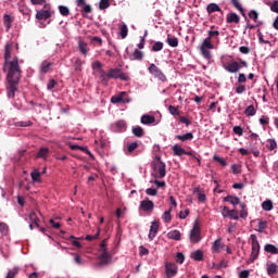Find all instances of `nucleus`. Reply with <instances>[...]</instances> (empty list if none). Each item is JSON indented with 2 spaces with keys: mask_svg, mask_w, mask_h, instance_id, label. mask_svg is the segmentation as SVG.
I'll use <instances>...</instances> for the list:
<instances>
[{
  "mask_svg": "<svg viewBox=\"0 0 278 278\" xmlns=\"http://www.w3.org/2000/svg\"><path fill=\"white\" fill-rule=\"evenodd\" d=\"M108 8H110V0H100L99 9L108 10Z\"/></svg>",
  "mask_w": 278,
  "mask_h": 278,
  "instance_id": "46",
  "label": "nucleus"
},
{
  "mask_svg": "<svg viewBox=\"0 0 278 278\" xmlns=\"http://www.w3.org/2000/svg\"><path fill=\"white\" fill-rule=\"evenodd\" d=\"M249 17L254 21V23H257V18H260V14L257 13V11L252 10L249 13Z\"/></svg>",
  "mask_w": 278,
  "mask_h": 278,
  "instance_id": "48",
  "label": "nucleus"
},
{
  "mask_svg": "<svg viewBox=\"0 0 278 278\" xmlns=\"http://www.w3.org/2000/svg\"><path fill=\"white\" fill-rule=\"evenodd\" d=\"M228 218H230L232 220H240V217L238 216V211L237 210H230Z\"/></svg>",
  "mask_w": 278,
  "mask_h": 278,
  "instance_id": "50",
  "label": "nucleus"
},
{
  "mask_svg": "<svg viewBox=\"0 0 278 278\" xmlns=\"http://www.w3.org/2000/svg\"><path fill=\"white\" fill-rule=\"evenodd\" d=\"M173 152H174V155H177L178 157H181V155H186V150L184 148H181V146L179 144H175L173 147Z\"/></svg>",
  "mask_w": 278,
  "mask_h": 278,
  "instance_id": "26",
  "label": "nucleus"
},
{
  "mask_svg": "<svg viewBox=\"0 0 278 278\" xmlns=\"http://www.w3.org/2000/svg\"><path fill=\"white\" fill-rule=\"evenodd\" d=\"M267 149L269 151H275V149H277V140L275 139H268L267 140Z\"/></svg>",
  "mask_w": 278,
  "mask_h": 278,
  "instance_id": "39",
  "label": "nucleus"
},
{
  "mask_svg": "<svg viewBox=\"0 0 278 278\" xmlns=\"http://www.w3.org/2000/svg\"><path fill=\"white\" fill-rule=\"evenodd\" d=\"M185 261H186V256L184 255V253L178 252L176 254V262H177V264H184Z\"/></svg>",
  "mask_w": 278,
  "mask_h": 278,
  "instance_id": "52",
  "label": "nucleus"
},
{
  "mask_svg": "<svg viewBox=\"0 0 278 278\" xmlns=\"http://www.w3.org/2000/svg\"><path fill=\"white\" fill-rule=\"evenodd\" d=\"M162 49H164V43L161 41H156L153 46H152V51H162Z\"/></svg>",
  "mask_w": 278,
  "mask_h": 278,
  "instance_id": "47",
  "label": "nucleus"
},
{
  "mask_svg": "<svg viewBox=\"0 0 278 278\" xmlns=\"http://www.w3.org/2000/svg\"><path fill=\"white\" fill-rule=\"evenodd\" d=\"M240 207L242 208L240 211V217L241 218H247V216H249V213L245 211L247 205L244 203H241Z\"/></svg>",
  "mask_w": 278,
  "mask_h": 278,
  "instance_id": "53",
  "label": "nucleus"
},
{
  "mask_svg": "<svg viewBox=\"0 0 278 278\" xmlns=\"http://www.w3.org/2000/svg\"><path fill=\"white\" fill-rule=\"evenodd\" d=\"M223 247H225L223 244V241L220 239L215 240V242L213 243V253H220V250L223 249Z\"/></svg>",
  "mask_w": 278,
  "mask_h": 278,
  "instance_id": "28",
  "label": "nucleus"
},
{
  "mask_svg": "<svg viewBox=\"0 0 278 278\" xmlns=\"http://www.w3.org/2000/svg\"><path fill=\"white\" fill-rule=\"evenodd\" d=\"M157 163L152 165L153 170H156L157 174H154L156 179H164L166 177V163L162 162V159L156 157Z\"/></svg>",
  "mask_w": 278,
  "mask_h": 278,
  "instance_id": "4",
  "label": "nucleus"
},
{
  "mask_svg": "<svg viewBox=\"0 0 278 278\" xmlns=\"http://www.w3.org/2000/svg\"><path fill=\"white\" fill-rule=\"evenodd\" d=\"M213 160L215 162H217L218 164H220V166H227V161H225V159L218 156V155H214Z\"/></svg>",
  "mask_w": 278,
  "mask_h": 278,
  "instance_id": "51",
  "label": "nucleus"
},
{
  "mask_svg": "<svg viewBox=\"0 0 278 278\" xmlns=\"http://www.w3.org/2000/svg\"><path fill=\"white\" fill-rule=\"evenodd\" d=\"M81 60L79 59H75L74 60V71H76V73L81 72Z\"/></svg>",
  "mask_w": 278,
  "mask_h": 278,
  "instance_id": "45",
  "label": "nucleus"
},
{
  "mask_svg": "<svg viewBox=\"0 0 278 278\" xmlns=\"http://www.w3.org/2000/svg\"><path fill=\"white\" fill-rule=\"evenodd\" d=\"M12 23H14V17H12L10 14H4L3 24L7 27V31H10V29H12Z\"/></svg>",
  "mask_w": 278,
  "mask_h": 278,
  "instance_id": "18",
  "label": "nucleus"
},
{
  "mask_svg": "<svg viewBox=\"0 0 278 278\" xmlns=\"http://www.w3.org/2000/svg\"><path fill=\"white\" fill-rule=\"evenodd\" d=\"M231 210H229L227 206H224L222 210V216L224 218H229V214H230Z\"/></svg>",
  "mask_w": 278,
  "mask_h": 278,
  "instance_id": "62",
  "label": "nucleus"
},
{
  "mask_svg": "<svg viewBox=\"0 0 278 278\" xmlns=\"http://www.w3.org/2000/svg\"><path fill=\"white\" fill-rule=\"evenodd\" d=\"M176 138L181 142H188V140H192V138H194V135L192 132H187L185 135H178Z\"/></svg>",
  "mask_w": 278,
  "mask_h": 278,
  "instance_id": "29",
  "label": "nucleus"
},
{
  "mask_svg": "<svg viewBox=\"0 0 278 278\" xmlns=\"http://www.w3.org/2000/svg\"><path fill=\"white\" fill-rule=\"evenodd\" d=\"M106 79H122V81H128L129 77L121 71V68H111L106 74Z\"/></svg>",
  "mask_w": 278,
  "mask_h": 278,
  "instance_id": "6",
  "label": "nucleus"
},
{
  "mask_svg": "<svg viewBox=\"0 0 278 278\" xmlns=\"http://www.w3.org/2000/svg\"><path fill=\"white\" fill-rule=\"evenodd\" d=\"M212 49H214L212 40L210 38L204 39L200 46V51L205 60H212Z\"/></svg>",
  "mask_w": 278,
  "mask_h": 278,
  "instance_id": "3",
  "label": "nucleus"
},
{
  "mask_svg": "<svg viewBox=\"0 0 278 278\" xmlns=\"http://www.w3.org/2000/svg\"><path fill=\"white\" fill-rule=\"evenodd\" d=\"M125 94H127V92L122 91L119 94L113 96L111 103H129V100H125Z\"/></svg>",
  "mask_w": 278,
  "mask_h": 278,
  "instance_id": "14",
  "label": "nucleus"
},
{
  "mask_svg": "<svg viewBox=\"0 0 278 278\" xmlns=\"http://www.w3.org/2000/svg\"><path fill=\"white\" fill-rule=\"evenodd\" d=\"M149 73L156 77V79H160V81H166V75L155 65L154 63L150 64L148 68Z\"/></svg>",
  "mask_w": 278,
  "mask_h": 278,
  "instance_id": "8",
  "label": "nucleus"
},
{
  "mask_svg": "<svg viewBox=\"0 0 278 278\" xmlns=\"http://www.w3.org/2000/svg\"><path fill=\"white\" fill-rule=\"evenodd\" d=\"M12 58V43H7L4 47V63L2 71L7 73V97L8 99H14L16 92H18V85L21 84L22 71L21 65H18V58Z\"/></svg>",
  "mask_w": 278,
  "mask_h": 278,
  "instance_id": "1",
  "label": "nucleus"
},
{
  "mask_svg": "<svg viewBox=\"0 0 278 278\" xmlns=\"http://www.w3.org/2000/svg\"><path fill=\"white\" fill-rule=\"evenodd\" d=\"M149 253V249L144 248V245L139 247V255H147Z\"/></svg>",
  "mask_w": 278,
  "mask_h": 278,
  "instance_id": "64",
  "label": "nucleus"
},
{
  "mask_svg": "<svg viewBox=\"0 0 278 278\" xmlns=\"http://www.w3.org/2000/svg\"><path fill=\"white\" fill-rule=\"evenodd\" d=\"M99 266H105L112 262V254H109L108 250L104 249L101 255L99 256Z\"/></svg>",
  "mask_w": 278,
  "mask_h": 278,
  "instance_id": "12",
  "label": "nucleus"
},
{
  "mask_svg": "<svg viewBox=\"0 0 278 278\" xmlns=\"http://www.w3.org/2000/svg\"><path fill=\"white\" fill-rule=\"evenodd\" d=\"M232 130L237 136H242L244 134V130L240 126H235Z\"/></svg>",
  "mask_w": 278,
  "mask_h": 278,
  "instance_id": "63",
  "label": "nucleus"
},
{
  "mask_svg": "<svg viewBox=\"0 0 278 278\" xmlns=\"http://www.w3.org/2000/svg\"><path fill=\"white\" fill-rule=\"evenodd\" d=\"M29 224L35 225V227H40V218H38V215H36V212H31L28 215Z\"/></svg>",
  "mask_w": 278,
  "mask_h": 278,
  "instance_id": "23",
  "label": "nucleus"
},
{
  "mask_svg": "<svg viewBox=\"0 0 278 278\" xmlns=\"http://www.w3.org/2000/svg\"><path fill=\"white\" fill-rule=\"evenodd\" d=\"M255 114H256V111H255V106H253V104L249 105L244 111L245 116H255Z\"/></svg>",
  "mask_w": 278,
  "mask_h": 278,
  "instance_id": "37",
  "label": "nucleus"
},
{
  "mask_svg": "<svg viewBox=\"0 0 278 278\" xmlns=\"http://www.w3.org/2000/svg\"><path fill=\"white\" fill-rule=\"evenodd\" d=\"M167 43L169 45V47H179V39H177V37H168Z\"/></svg>",
  "mask_w": 278,
  "mask_h": 278,
  "instance_id": "38",
  "label": "nucleus"
},
{
  "mask_svg": "<svg viewBox=\"0 0 278 278\" xmlns=\"http://www.w3.org/2000/svg\"><path fill=\"white\" fill-rule=\"evenodd\" d=\"M159 229H160V224L157 222H152V224L150 226V232L148 236L149 240H153V238H155Z\"/></svg>",
  "mask_w": 278,
  "mask_h": 278,
  "instance_id": "15",
  "label": "nucleus"
},
{
  "mask_svg": "<svg viewBox=\"0 0 278 278\" xmlns=\"http://www.w3.org/2000/svg\"><path fill=\"white\" fill-rule=\"evenodd\" d=\"M137 148H138V142H132L128 146L127 151L128 153H134V151H136Z\"/></svg>",
  "mask_w": 278,
  "mask_h": 278,
  "instance_id": "60",
  "label": "nucleus"
},
{
  "mask_svg": "<svg viewBox=\"0 0 278 278\" xmlns=\"http://www.w3.org/2000/svg\"><path fill=\"white\" fill-rule=\"evenodd\" d=\"M154 208H155V203L149 200V198L140 202L139 210H141L142 212H147L148 214H151V212H153Z\"/></svg>",
  "mask_w": 278,
  "mask_h": 278,
  "instance_id": "9",
  "label": "nucleus"
},
{
  "mask_svg": "<svg viewBox=\"0 0 278 278\" xmlns=\"http://www.w3.org/2000/svg\"><path fill=\"white\" fill-rule=\"evenodd\" d=\"M37 21H47V18H51V11L49 10H39L36 13Z\"/></svg>",
  "mask_w": 278,
  "mask_h": 278,
  "instance_id": "13",
  "label": "nucleus"
},
{
  "mask_svg": "<svg viewBox=\"0 0 278 278\" xmlns=\"http://www.w3.org/2000/svg\"><path fill=\"white\" fill-rule=\"evenodd\" d=\"M179 123H182L187 127H190V125H192V122L190 119H188L186 116H180L179 117Z\"/></svg>",
  "mask_w": 278,
  "mask_h": 278,
  "instance_id": "57",
  "label": "nucleus"
},
{
  "mask_svg": "<svg viewBox=\"0 0 278 278\" xmlns=\"http://www.w3.org/2000/svg\"><path fill=\"white\" fill-rule=\"evenodd\" d=\"M168 112L173 115V116H179V109L175 105H169L168 106Z\"/></svg>",
  "mask_w": 278,
  "mask_h": 278,
  "instance_id": "49",
  "label": "nucleus"
},
{
  "mask_svg": "<svg viewBox=\"0 0 278 278\" xmlns=\"http://www.w3.org/2000/svg\"><path fill=\"white\" fill-rule=\"evenodd\" d=\"M249 66V63H247V61H230L226 64L223 65V68H225V71H227L228 73H238V71H240V68H247Z\"/></svg>",
  "mask_w": 278,
  "mask_h": 278,
  "instance_id": "2",
  "label": "nucleus"
},
{
  "mask_svg": "<svg viewBox=\"0 0 278 278\" xmlns=\"http://www.w3.org/2000/svg\"><path fill=\"white\" fill-rule=\"evenodd\" d=\"M49 157V148H40L36 154V160H47Z\"/></svg>",
  "mask_w": 278,
  "mask_h": 278,
  "instance_id": "17",
  "label": "nucleus"
},
{
  "mask_svg": "<svg viewBox=\"0 0 278 278\" xmlns=\"http://www.w3.org/2000/svg\"><path fill=\"white\" fill-rule=\"evenodd\" d=\"M264 251L266 253H271V255H277V253H278L277 247H275L274 244H270V243H268L264 247Z\"/></svg>",
  "mask_w": 278,
  "mask_h": 278,
  "instance_id": "30",
  "label": "nucleus"
},
{
  "mask_svg": "<svg viewBox=\"0 0 278 278\" xmlns=\"http://www.w3.org/2000/svg\"><path fill=\"white\" fill-rule=\"evenodd\" d=\"M77 8L80 9V13L86 17V14H90L92 12V5L86 3V0H76Z\"/></svg>",
  "mask_w": 278,
  "mask_h": 278,
  "instance_id": "10",
  "label": "nucleus"
},
{
  "mask_svg": "<svg viewBox=\"0 0 278 278\" xmlns=\"http://www.w3.org/2000/svg\"><path fill=\"white\" fill-rule=\"evenodd\" d=\"M226 23H235L236 25H238V23H240V15H238L237 13H228L226 15Z\"/></svg>",
  "mask_w": 278,
  "mask_h": 278,
  "instance_id": "16",
  "label": "nucleus"
},
{
  "mask_svg": "<svg viewBox=\"0 0 278 278\" xmlns=\"http://www.w3.org/2000/svg\"><path fill=\"white\" fill-rule=\"evenodd\" d=\"M141 123L142 125H153L155 123V116L144 114L141 116Z\"/></svg>",
  "mask_w": 278,
  "mask_h": 278,
  "instance_id": "21",
  "label": "nucleus"
},
{
  "mask_svg": "<svg viewBox=\"0 0 278 278\" xmlns=\"http://www.w3.org/2000/svg\"><path fill=\"white\" fill-rule=\"evenodd\" d=\"M273 201H270V200H267V201H264L263 203H262V208L265 211V212H271V210H273Z\"/></svg>",
  "mask_w": 278,
  "mask_h": 278,
  "instance_id": "36",
  "label": "nucleus"
},
{
  "mask_svg": "<svg viewBox=\"0 0 278 278\" xmlns=\"http://www.w3.org/2000/svg\"><path fill=\"white\" fill-rule=\"evenodd\" d=\"M267 275H277V263L267 264Z\"/></svg>",
  "mask_w": 278,
  "mask_h": 278,
  "instance_id": "32",
  "label": "nucleus"
},
{
  "mask_svg": "<svg viewBox=\"0 0 278 278\" xmlns=\"http://www.w3.org/2000/svg\"><path fill=\"white\" fill-rule=\"evenodd\" d=\"M119 34H121V38L123 40H125V38H127V34H129V29L127 28V26L125 24H123L121 26V30H119Z\"/></svg>",
  "mask_w": 278,
  "mask_h": 278,
  "instance_id": "40",
  "label": "nucleus"
},
{
  "mask_svg": "<svg viewBox=\"0 0 278 278\" xmlns=\"http://www.w3.org/2000/svg\"><path fill=\"white\" fill-rule=\"evenodd\" d=\"M267 225H268V223H267V222H263V220H261V222L258 223L257 228H258L260 233H263V231H265V229H266Z\"/></svg>",
  "mask_w": 278,
  "mask_h": 278,
  "instance_id": "56",
  "label": "nucleus"
},
{
  "mask_svg": "<svg viewBox=\"0 0 278 278\" xmlns=\"http://www.w3.org/2000/svg\"><path fill=\"white\" fill-rule=\"evenodd\" d=\"M218 36H220V31H218V30H210L208 31V37H206V38H210V40H212L213 38H218Z\"/></svg>",
  "mask_w": 278,
  "mask_h": 278,
  "instance_id": "55",
  "label": "nucleus"
},
{
  "mask_svg": "<svg viewBox=\"0 0 278 278\" xmlns=\"http://www.w3.org/2000/svg\"><path fill=\"white\" fill-rule=\"evenodd\" d=\"M190 257L191 260H194V262H203V251L197 250L195 252L191 253Z\"/></svg>",
  "mask_w": 278,
  "mask_h": 278,
  "instance_id": "27",
  "label": "nucleus"
},
{
  "mask_svg": "<svg viewBox=\"0 0 278 278\" xmlns=\"http://www.w3.org/2000/svg\"><path fill=\"white\" fill-rule=\"evenodd\" d=\"M206 11L208 14H214V12H220V7L216 3H211L207 5Z\"/></svg>",
  "mask_w": 278,
  "mask_h": 278,
  "instance_id": "33",
  "label": "nucleus"
},
{
  "mask_svg": "<svg viewBox=\"0 0 278 278\" xmlns=\"http://www.w3.org/2000/svg\"><path fill=\"white\" fill-rule=\"evenodd\" d=\"M8 231H10L8 224L0 223V233H2V236H8Z\"/></svg>",
  "mask_w": 278,
  "mask_h": 278,
  "instance_id": "44",
  "label": "nucleus"
},
{
  "mask_svg": "<svg viewBox=\"0 0 278 278\" xmlns=\"http://www.w3.org/2000/svg\"><path fill=\"white\" fill-rule=\"evenodd\" d=\"M173 208H169L168 211H165L162 215V219L164 220V223H170L172 220V216H170V212Z\"/></svg>",
  "mask_w": 278,
  "mask_h": 278,
  "instance_id": "42",
  "label": "nucleus"
},
{
  "mask_svg": "<svg viewBox=\"0 0 278 278\" xmlns=\"http://www.w3.org/2000/svg\"><path fill=\"white\" fill-rule=\"evenodd\" d=\"M146 194H148L149 197H157V189L148 188L146 190Z\"/></svg>",
  "mask_w": 278,
  "mask_h": 278,
  "instance_id": "58",
  "label": "nucleus"
},
{
  "mask_svg": "<svg viewBox=\"0 0 278 278\" xmlns=\"http://www.w3.org/2000/svg\"><path fill=\"white\" fill-rule=\"evenodd\" d=\"M40 172L38 169H35L34 172H31L30 177L33 181L38 182L40 181Z\"/></svg>",
  "mask_w": 278,
  "mask_h": 278,
  "instance_id": "43",
  "label": "nucleus"
},
{
  "mask_svg": "<svg viewBox=\"0 0 278 278\" xmlns=\"http://www.w3.org/2000/svg\"><path fill=\"white\" fill-rule=\"evenodd\" d=\"M144 58V52L136 49L134 53L129 56V60L134 61L137 60L138 62L142 61Z\"/></svg>",
  "mask_w": 278,
  "mask_h": 278,
  "instance_id": "22",
  "label": "nucleus"
},
{
  "mask_svg": "<svg viewBox=\"0 0 278 278\" xmlns=\"http://www.w3.org/2000/svg\"><path fill=\"white\" fill-rule=\"evenodd\" d=\"M78 49L83 53V55H88V43L84 40H79Z\"/></svg>",
  "mask_w": 278,
  "mask_h": 278,
  "instance_id": "31",
  "label": "nucleus"
},
{
  "mask_svg": "<svg viewBox=\"0 0 278 278\" xmlns=\"http://www.w3.org/2000/svg\"><path fill=\"white\" fill-rule=\"evenodd\" d=\"M132 134L137 138H142V136H144V129H142L140 126H136L132 128Z\"/></svg>",
  "mask_w": 278,
  "mask_h": 278,
  "instance_id": "35",
  "label": "nucleus"
},
{
  "mask_svg": "<svg viewBox=\"0 0 278 278\" xmlns=\"http://www.w3.org/2000/svg\"><path fill=\"white\" fill-rule=\"evenodd\" d=\"M251 244H252V252L250 256V262L253 263L260 255V241L257 240V236L251 235Z\"/></svg>",
  "mask_w": 278,
  "mask_h": 278,
  "instance_id": "5",
  "label": "nucleus"
},
{
  "mask_svg": "<svg viewBox=\"0 0 278 278\" xmlns=\"http://www.w3.org/2000/svg\"><path fill=\"white\" fill-rule=\"evenodd\" d=\"M230 3H232L233 8H236V10H239L240 14H242L244 20L248 21L247 20V13H244V9L242 8V4L240 3V0H230Z\"/></svg>",
  "mask_w": 278,
  "mask_h": 278,
  "instance_id": "20",
  "label": "nucleus"
},
{
  "mask_svg": "<svg viewBox=\"0 0 278 278\" xmlns=\"http://www.w3.org/2000/svg\"><path fill=\"white\" fill-rule=\"evenodd\" d=\"M190 240L192 244H199V242H201V226H199V223L193 225L190 231Z\"/></svg>",
  "mask_w": 278,
  "mask_h": 278,
  "instance_id": "7",
  "label": "nucleus"
},
{
  "mask_svg": "<svg viewBox=\"0 0 278 278\" xmlns=\"http://www.w3.org/2000/svg\"><path fill=\"white\" fill-rule=\"evenodd\" d=\"M59 12L61 16H71V9L66 5H59Z\"/></svg>",
  "mask_w": 278,
  "mask_h": 278,
  "instance_id": "34",
  "label": "nucleus"
},
{
  "mask_svg": "<svg viewBox=\"0 0 278 278\" xmlns=\"http://www.w3.org/2000/svg\"><path fill=\"white\" fill-rule=\"evenodd\" d=\"M165 273L167 278H173L178 273L177 265L175 263L165 264Z\"/></svg>",
  "mask_w": 278,
  "mask_h": 278,
  "instance_id": "11",
  "label": "nucleus"
},
{
  "mask_svg": "<svg viewBox=\"0 0 278 278\" xmlns=\"http://www.w3.org/2000/svg\"><path fill=\"white\" fill-rule=\"evenodd\" d=\"M99 236H101V228H98V231L94 236L87 235L85 240H87L88 242H92V240H97L99 238Z\"/></svg>",
  "mask_w": 278,
  "mask_h": 278,
  "instance_id": "41",
  "label": "nucleus"
},
{
  "mask_svg": "<svg viewBox=\"0 0 278 278\" xmlns=\"http://www.w3.org/2000/svg\"><path fill=\"white\" fill-rule=\"evenodd\" d=\"M224 202H225V203H231V205H240V204H242V203L240 202V198L233 197V195H227V197H225V198H224Z\"/></svg>",
  "mask_w": 278,
  "mask_h": 278,
  "instance_id": "19",
  "label": "nucleus"
},
{
  "mask_svg": "<svg viewBox=\"0 0 278 278\" xmlns=\"http://www.w3.org/2000/svg\"><path fill=\"white\" fill-rule=\"evenodd\" d=\"M89 39L91 40V42H96L97 45H99V47L103 45V39H101V37H89Z\"/></svg>",
  "mask_w": 278,
  "mask_h": 278,
  "instance_id": "61",
  "label": "nucleus"
},
{
  "mask_svg": "<svg viewBox=\"0 0 278 278\" xmlns=\"http://www.w3.org/2000/svg\"><path fill=\"white\" fill-rule=\"evenodd\" d=\"M16 275H18V268H14V269L9 270L5 278H14V277H16Z\"/></svg>",
  "mask_w": 278,
  "mask_h": 278,
  "instance_id": "59",
  "label": "nucleus"
},
{
  "mask_svg": "<svg viewBox=\"0 0 278 278\" xmlns=\"http://www.w3.org/2000/svg\"><path fill=\"white\" fill-rule=\"evenodd\" d=\"M51 66H53V63L49 61H43L40 66V73L47 74L51 71Z\"/></svg>",
  "mask_w": 278,
  "mask_h": 278,
  "instance_id": "24",
  "label": "nucleus"
},
{
  "mask_svg": "<svg viewBox=\"0 0 278 278\" xmlns=\"http://www.w3.org/2000/svg\"><path fill=\"white\" fill-rule=\"evenodd\" d=\"M167 238L169 240H176L179 241L181 240V232H179V230H172L167 233Z\"/></svg>",
  "mask_w": 278,
  "mask_h": 278,
  "instance_id": "25",
  "label": "nucleus"
},
{
  "mask_svg": "<svg viewBox=\"0 0 278 278\" xmlns=\"http://www.w3.org/2000/svg\"><path fill=\"white\" fill-rule=\"evenodd\" d=\"M93 71H98V73L103 70V64L99 61L92 63Z\"/></svg>",
  "mask_w": 278,
  "mask_h": 278,
  "instance_id": "54",
  "label": "nucleus"
}]
</instances>
